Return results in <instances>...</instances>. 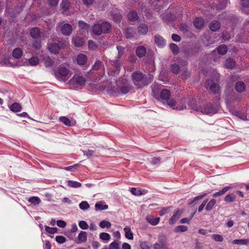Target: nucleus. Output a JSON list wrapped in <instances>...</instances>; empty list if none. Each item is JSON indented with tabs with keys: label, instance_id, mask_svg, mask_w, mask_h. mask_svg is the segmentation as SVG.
Returning a JSON list of instances; mask_svg holds the SVG:
<instances>
[{
	"label": "nucleus",
	"instance_id": "obj_29",
	"mask_svg": "<svg viewBox=\"0 0 249 249\" xmlns=\"http://www.w3.org/2000/svg\"><path fill=\"white\" fill-rule=\"evenodd\" d=\"M231 112L234 115L236 116L242 120H248L249 119L247 118V115L244 113H242L241 112H238L236 110H232L231 111Z\"/></svg>",
	"mask_w": 249,
	"mask_h": 249
},
{
	"label": "nucleus",
	"instance_id": "obj_17",
	"mask_svg": "<svg viewBox=\"0 0 249 249\" xmlns=\"http://www.w3.org/2000/svg\"><path fill=\"white\" fill-rule=\"evenodd\" d=\"M108 208V205L105 204L103 201H99L96 202L95 205V209L96 211L106 210Z\"/></svg>",
	"mask_w": 249,
	"mask_h": 249
},
{
	"label": "nucleus",
	"instance_id": "obj_27",
	"mask_svg": "<svg viewBox=\"0 0 249 249\" xmlns=\"http://www.w3.org/2000/svg\"><path fill=\"white\" fill-rule=\"evenodd\" d=\"M158 243L164 247L167 245V238L166 236L163 234H160L158 236Z\"/></svg>",
	"mask_w": 249,
	"mask_h": 249
},
{
	"label": "nucleus",
	"instance_id": "obj_8",
	"mask_svg": "<svg viewBox=\"0 0 249 249\" xmlns=\"http://www.w3.org/2000/svg\"><path fill=\"white\" fill-rule=\"evenodd\" d=\"M152 89V94L157 99H160V91L161 89V86L157 84H153L151 86Z\"/></svg>",
	"mask_w": 249,
	"mask_h": 249
},
{
	"label": "nucleus",
	"instance_id": "obj_3",
	"mask_svg": "<svg viewBox=\"0 0 249 249\" xmlns=\"http://www.w3.org/2000/svg\"><path fill=\"white\" fill-rule=\"evenodd\" d=\"M187 63L182 59H178L177 62L173 63L171 66V71L174 74H178L181 71L186 72Z\"/></svg>",
	"mask_w": 249,
	"mask_h": 249
},
{
	"label": "nucleus",
	"instance_id": "obj_46",
	"mask_svg": "<svg viewBox=\"0 0 249 249\" xmlns=\"http://www.w3.org/2000/svg\"><path fill=\"white\" fill-rule=\"evenodd\" d=\"M235 196L233 195V194H231L227 195L225 198L224 200L228 202H233L235 199Z\"/></svg>",
	"mask_w": 249,
	"mask_h": 249
},
{
	"label": "nucleus",
	"instance_id": "obj_19",
	"mask_svg": "<svg viewBox=\"0 0 249 249\" xmlns=\"http://www.w3.org/2000/svg\"><path fill=\"white\" fill-rule=\"evenodd\" d=\"M146 48L142 46H138L136 50L137 55L140 58L144 56L146 54Z\"/></svg>",
	"mask_w": 249,
	"mask_h": 249
},
{
	"label": "nucleus",
	"instance_id": "obj_55",
	"mask_svg": "<svg viewBox=\"0 0 249 249\" xmlns=\"http://www.w3.org/2000/svg\"><path fill=\"white\" fill-rule=\"evenodd\" d=\"M212 238L215 241L222 242L223 241V237L220 234H213Z\"/></svg>",
	"mask_w": 249,
	"mask_h": 249
},
{
	"label": "nucleus",
	"instance_id": "obj_25",
	"mask_svg": "<svg viewBox=\"0 0 249 249\" xmlns=\"http://www.w3.org/2000/svg\"><path fill=\"white\" fill-rule=\"evenodd\" d=\"M22 54V50L19 48H15L12 52V55L16 59L20 58Z\"/></svg>",
	"mask_w": 249,
	"mask_h": 249
},
{
	"label": "nucleus",
	"instance_id": "obj_5",
	"mask_svg": "<svg viewBox=\"0 0 249 249\" xmlns=\"http://www.w3.org/2000/svg\"><path fill=\"white\" fill-rule=\"evenodd\" d=\"M133 80L134 85L138 88L147 85L144 75L140 72H135L132 74Z\"/></svg>",
	"mask_w": 249,
	"mask_h": 249
},
{
	"label": "nucleus",
	"instance_id": "obj_33",
	"mask_svg": "<svg viewBox=\"0 0 249 249\" xmlns=\"http://www.w3.org/2000/svg\"><path fill=\"white\" fill-rule=\"evenodd\" d=\"M124 230L126 238L132 240L133 239V234L131 231V229L129 227H126L124 228Z\"/></svg>",
	"mask_w": 249,
	"mask_h": 249
},
{
	"label": "nucleus",
	"instance_id": "obj_6",
	"mask_svg": "<svg viewBox=\"0 0 249 249\" xmlns=\"http://www.w3.org/2000/svg\"><path fill=\"white\" fill-rule=\"evenodd\" d=\"M205 85L206 88L209 89L213 93H217L220 90L219 86L212 80H207Z\"/></svg>",
	"mask_w": 249,
	"mask_h": 249
},
{
	"label": "nucleus",
	"instance_id": "obj_51",
	"mask_svg": "<svg viewBox=\"0 0 249 249\" xmlns=\"http://www.w3.org/2000/svg\"><path fill=\"white\" fill-rule=\"evenodd\" d=\"M29 63L31 66H36L39 63V60L36 57H33L29 59Z\"/></svg>",
	"mask_w": 249,
	"mask_h": 249
},
{
	"label": "nucleus",
	"instance_id": "obj_37",
	"mask_svg": "<svg viewBox=\"0 0 249 249\" xmlns=\"http://www.w3.org/2000/svg\"><path fill=\"white\" fill-rule=\"evenodd\" d=\"M59 121L67 126H72V124L71 120L66 117L61 116L59 118Z\"/></svg>",
	"mask_w": 249,
	"mask_h": 249
},
{
	"label": "nucleus",
	"instance_id": "obj_62",
	"mask_svg": "<svg viewBox=\"0 0 249 249\" xmlns=\"http://www.w3.org/2000/svg\"><path fill=\"white\" fill-rule=\"evenodd\" d=\"M49 4L50 7H56L58 3L59 0H48Z\"/></svg>",
	"mask_w": 249,
	"mask_h": 249
},
{
	"label": "nucleus",
	"instance_id": "obj_36",
	"mask_svg": "<svg viewBox=\"0 0 249 249\" xmlns=\"http://www.w3.org/2000/svg\"><path fill=\"white\" fill-rule=\"evenodd\" d=\"M44 61L46 67H51L54 63L53 60L50 56L44 57Z\"/></svg>",
	"mask_w": 249,
	"mask_h": 249
},
{
	"label": "nucleus",
	"instance_id": "obj_10",
	"mask_svg": "<svg viewBox=\"0 0 249 249\" xmlns=\"http://www.w3.org/2000/svg\"><path fill=\"white\" fill-rule=\"evenodd\" d=\"M124 33L126 37L129 39L135 37L136 35L135 29L132 27H129L125 29L124 31Z\"/></svg>",
	"mask_w": 249,
	"mask_h": 249
},
{
	"label": "nucleus",
	"instance_id": "obj_48",
	"mask_svg": "<svg viewBox=\"0 0 249 249\" xmlns=\"http://www.w3.org/2000/svg\"><path fill=\"white\" fill-rule=\"evenodd\" d=\"M188 228L186 226L180 225L176 227L175 229V231L176 232H184L187 231Z\"/></svg>",
	"mask_w": 249,
	"mask_h": 249
},
{
	"label": "nucleus",
	"instance_id": "obj_64",
	"mask_svg": "<svg viewBox=\"0 0 249 249\" xmlns=\"http://www.w3.org/2000/svg\"><path fill=\"white\" fill-rule=\"evenodd\" d=\"M84 154L86 155L88 158H89L93 156L94 151L93 150H88L87 151H83Z\"/></svg>",
	"mask_w": 249,
	"mask_h": 249
},
{
	"label": "nucleus",
	"instance_id": "obj_14",
	"mask_svg": "<svg viewBox=\"0 0 249 249\" xmlns=\"http://www.w3.org/2000/svg\"><path fill=\"white\" fill-rule=\"evenodd\" d=\"M148 30V26L144 23L140 24L137 28L138 33L140 35H145Z\"/></svg>",
	"mask_w": 249,
	"mask_h": 249
},
{
	"label": "nucleus",
	"instance_id": "obj_56",
	"mask_svg": "<svg viewBox=\"0 0 249 249\" xmlns=\"http://www.w3.org/2000/svg\"><path fill=\"white\" fill-rule=\"evenodd\" d=\"M32 46L36 50H39L41 47V42L39 40H36L33 42Z\"/></svg>",
	"mask_w": 249,
	"mask_h": 249
},
{
	"label": "nucleus",
	"instance_id": "obj_43",
	"mask_svg": "<svg viewBox=\"0 0 249 249\" xmlns=\"http://www.w3.org/2000/svg\"><path fill=\"white\" fill-rule=\"evenodd\" d=\"M68 185L69 186L72 188H78L82 185L80 182L72 180H69L68 181Z\"/></svg>",
	"mask_w": 249,
	"mask_h": 249
},
{
	"label": "nucleus",
	"instance_id": "obj_57",
	"mask_svg": "<svg viewBox=\"0 0 249 249\" xmlns=\"http://www.w3.org/2000/svg\"><path fill=\"white\" fill-rule=\"evenodd\" d=\"M61 5L65 10H67L70 5V2L68 0H63Z\"/></svg>",
	"mask_w": 249,
	"mask_h": 249
},
{
	"label": "nucleus",
	"instance_id": "obj_44",
	"mask_svg": "<svg viewBox=\"0 0 249 249\" xmlns=\"http://www.w3.org/2000/svg\"><path fill=\"white\" fill-rule=\"evenodd\" d=\"M230 188H231L230 187H224V188H223V189L221 191L214 193L213 195V196L214 197H216L217 196H219L224 195L226 192H227L229 190V189Z\"/></svg>",
	"mask_w": 249,
	"mask_h": 249
},
{
	"label": "nucleus",
	"instance_id": "obj_54",
	"mask_svg": "<svg viewBox=\"0 0 249 249\" xmlns=\"http://www.w3.org/2000/svg\"><path fill=\"white\" fill-rule=\"evenodd\" d=\"M79 226L82 230H87L89 228V226L85 221H80L79 222Z\"/></svg>",
	"mask_w": 249,
	"mask_h": 249
},
{
	"label": "nucleus",
	"instance_id": "obj_18",
	"mask_svg": "<svg viewBox=\"0 0 249 249\" xmlns=\"http://www.w3.org/2000/svg\"><path fill=\"white\" fill-rule=\"evenodd\" d=\"M131 193L134 196H140L146 194L148 193V191L145 189L138 190L136 188H131Z\"/></svg>",
	"mask_w": 249,
	"mask_h": 249
},
{
	"label": "nucleus",
	"instance_id": "obj_40",
	"mask_svg": "<svg viewBox=\"0 0 249 249\" xmlns=\"http://www.w3.org/2000/svg\"><path fill=\"white\" fill-rule=\"evenodd\" d=\"M169 47H170V49L171 50L172 53L174 55H177L179 53V48L176 44H175L174 43H171Z\"/></svg>",
	"mask_w": 249,
	"mask_h": 249
},
{
	"label": "nucleus",
	"instance_id": "obj_32",
	"mask_svg": "<svg viewBox=\"0 0 249 249\" xmlns=\"http://www.w3.org/2000/svg\"><path fill=\"white\" fill-rule=\"evenodd\" d=\"M128 18L131 21H136L138 18L137 13L135 11H130L127 15Z\"/></svg>",
	"mask_w": 249,
	"mask_h": 249
},
{
	"label": "nucleus",
	"instance_id": "obj_7",
	"mask_svg": "<svg viewBox=\"0 0 249 249\" xmlns=\"http://www.w3.org/2000/svg\"><path fill=\"white\" fill-rule=\"evenodd\" d=\"M72 84H75L80 86L85 85L86 80L85 77L82 76L75 75L70 81Z\"/></svg>",
	"mask_w": 249,
	"mask_h": 249
},
{
	"label": "nucleus",
	"instance_id": "obj_30",
	"mask_svg": "<svg viewBox=\"0 0 249 249\" xmlns=\"http://www.w3.org/2000/svg\"><path fill=\"white\" fill-rule=\"evenodd\" d=\"M72 42L76 46L79 47L83 45L84 40L82 37L77 36L73 38Z\"/></svg>",
	"mask_w": 249,
	"mask_h": 249
},
{
	"label": "nucleus",
	"instance_id": "obj_49",
	"mask_svg": "<svg viewBox=\"0 0 249 249\" xmlns=\"http://www.w3.org/2000/svg\"><path fill=\"white\" fill-rule=\"evenodd\" d=\"M109 249H120L119 242L118 240H115L110 244L109 246Z\"/></svg>",
	"mask_w": 249,
	"mask_h": 249
},
{
	"label": "nucleus",
	"instance_id": "obj_38",
	"mask_svg": "<svg viewBox=\"0 0 249 249\" xmlns=\"http://www.w3.org/2000/svg\"><path fill=\"white\" fill-rule=\"evenodd\" d=\"M249 243V239H235L232 241L233 244L241 245H247Z\"/></svg>",
	"mask_w": 249,
	"mask_h": 249
},
{
	"label": "nucleus",
	"instance_id": "obj_60",
	"mask_svg": "<svg viewBox=\"0 0 249 249\" xmlns=\"http://www.w3.org/2000/svg\"><path fill=\"white\" fill-rule=\"evenodd\" d=\"M78 23L79 27L82 29L88 30L89 28V26L83 21H79Z\"/></svg>",
	"mask_w": 249,
	"mask_h": 249
},
{
	"label": "nucleus",
	"instance_id": "obj_22",
	"mask_svg": "<svg viewBox=\"0 0 249 249\" xmlns=\"http://www.w3.org/2000/svg\"><path fill=\"white\" fill-rule=\"evenodd\" d=\"M77 63L80 65H84L87 62V57L86 55L81 53L77 57Z\"/></svg>",
	"mask_w": 249,
	"mask_h": 249
},
{
	"label": "nucleus",
	"instance_id": "obj_61",
	"mask_svg": "<svg viewBox=\"0 0 249 249\" xmlns=\"http://www.w3.org/2000/svg\"><path fill=\"white\" fill-rule=\"evenodd\" d=\"M101 64L102 62L101 61H96L94 65L92 66V69L96 71L99 70Z\"/></svg>",
	"mask_w": 249,
	"mask_h": 249
},
{
	"label": "nucleus",
	"instance_id": "obj_52",
	"mask_svg": "<svg viewBox=\"0 0 249 249\" xmlns=\"http://www.w3.org/2000/svg\"><path fill=\"white\" fill-rule=\"evenodd\" d=\"M100 238L103 240L108 241L110 239V236L107 233L102 232L100 234Z\"/></svg>",
	"mask_w": 249,
	"mask_h": 249
},
{
	"label": "nucleus",
	"instance_id": "obj_50",
	"mask_svg": "<svg viewBox=\"0 0 249 249\" xmlns=\"http://www.w3.org/2000/svg\"><path fill=\"white\" fill-rule=\"evenodd\" d=\"M89 207H90L89 205V204L88 202H87L86 201H82L79 204L80 208L83 211L88 210V209H89Z\"/></svg>",
	"mask_w": 249,
	"mask_h": 249
},
{
	"label": "nucleus",
	"instance_id": "obj_42",
	"mask_svg": "<svg viewBox=\"0 0 249 249\" xmlns=\"http://www.w3.org/2000/svg\"><path fill=\"white\" fill-rule=\"evenodd\" d=\"M225 65L227 68L232 69L235 66V62L232 59H228L226 60Z\"/></svg>",
	"mask_w": 249,
	"mask_h": 249
},
{
	"label": "nucleus",
	"instance_id": "obj_45",
	"mask_svg": "<svg viewBox=\"0 0 249 249\" xmlns=\"http://www.w3.org/2000/svg\"><path fill=\"white\" fill-rule=\"evenodd\" d=\"M131 87L129 85H124L120 88V91L122 94H126L131 89Z\"/></svg>",
	"mask_w": 249,
	"mask_h": 249
},
{
	"label": "nucleus",
	"instance_id": "obj_63",
	"mask_svg": "<svg viewBox=\"0 0 249 249\" xmlns=\"http://www.w3.org/2000/svg\"><path fill=\"white\" fill-rule=\"evenodd\" d=\"M179 30L184 33H186L188 31V27L186 24H181L179 26Z\"/></svg>",
	"mask_w": 249,
	"mask_h": 249
},
{
	"label": "nucleus",
	"instance_id": "obj_53",
	"mask_svg": "<svg viewBox=\"0 0 249 249\" xmlns=\"http://www.w3.org/2000/svg\"><path fill=\"white\" fill-rule=\"evenodd\" d=\"M45 231L49 233L53 234L57 232V229L56 228H51L47 226H45Z\"/></svg>",
	"mask_w": 249,
	"mask_h": 249
},
{
	"label": "nucleus",
	"instance_id": "obj_2",
	"mask_svg": "<svg viewBox=\"0 0 249 249\" xmlns=\"http://www.w3.org/2000/svg\"><path fill=\"white\" fill-rule=\"evenodd\" d=\"M111 29V25L107 22H103L101 24H96L92 28L93 33L96 35H100L102 33H107Z\"/></svg>",
	"mask_w": 249,
	"mask_h": 249
},
{
	"label": "nucleus",
	"instance_id": "obj_23",
	"mask_svg": "<svg viewBox=\"0 0 249 249\" xmlns=\"http://www.w3.org/2000/svg\"><path fill=\"white\" fill-rule=\"evenodd\" d=\"M146 219L150 224L155 226L159 223L160 218L158 217H155L148 215L146 216Z\"/></svg>",
	"mask_w": 249,
	"mask_h": 249
},
{
	"label": "nucleus",
	"instance_id": "obj_20",
	"mask_svg": "<svg viewBox=\"0 0 249 249\" xmlns=\"http://www.w3.org/2000/svg\"><path fill=\"white\" fill-rule=\"evenodd\" d=\"M182 212L180 210H178L170 218L169 220L170 224H174L176 221L179 219Z\"/></svg>",
	"mask_w": 249,
	"mask_h": 249
},
{
	"label": "nucleus",
	"instance_id": "obj_4",
	"mask_svg": "<svg viewBox=\"0 0 249 249\" xmlns=\"http://www.w3.org/2000/svg\"><path fill=\"white\" fill-rule=\"evenodd\" d=\"M194 109L196 111L209 115L215 114L218 111V108L213 107L211 104H207L203 107L196 105L194 106Z\"/></svg>",
	"mask_w": 249,
	"mask_h": 249
},
{
	"label": "nucleus",
	"instance_id": "obj_35",
	"mask_svg": "<svg viewBox=\"0 0 249 249\" xmlns=\"http://www.w3.org/2000/svg\"><path fill=\"white\" fill-rule=\"evenodd\" d=\"M112 65L116 68V72L118 73L120 71V67L122 65V62L120 60V58H117L116 59L112 62Z\"/></svg>",
	"mask_w": 249,
	"mask_h": 249
},
{
	"label": "nucleus",
	"instance_id": "obj_58",
	"mask_svg": "<svg viewBox=\"0 0 249 249\" xmlns=\"http://www.w3.org/2000/svg\"><path fill=\"white\" fill-rule=\"evenodd\" d=\"M55 240L59 244H62L66 242V239L64 236H56Z\"/></svg>",
	"mask_w": 249,
	"mask_h": 249
},
{
	"label": "nucleus",
	"instance_id": "obj_15",
	"mask_svg": "<svg viewBox=\"0 0 249 249\" xmlns=\"http://www.w3.org/2000/svg\"><path fill=\"white\" fill-rule=\"evenodd\" d=\"M171 93L169 90L163 89L160 91V99L167 100L170 98Z\"/></svg>",
	"mask_w": 249,
	"mask_h": 249
},
{
	"label": "nucleus",
	"instance_id": "obj_34",
	"mask_svg": "<svg viewBox=\"0 0 249 249\" xmlns=\"http://www.w3.org/2000/svg\"><path fill=\"white\" fill-rule=\"evenodd\" d=\"M217 50L219 54L224 55L227 52V47L225 44L220 45L217 48Z\"/></svg>",
	"mask_w": 249,
	"mask_h": 249
},
{
	"label": "nucleus",
	"instance_id": "obj_59",
	"mask_svg": "<svg viewBox=\"0 0 249 249\" xmlns=\"http://www.w3.org/2000/svg\"><path fill=\"white\" fill-rule=\"evenodd\" d=\"M117 49L118 51V54L117 58H120L124 53V49L121 46H117Z\"/></svg>",
	"mask_w": 249,
	"mask_h": 249
},
{
	"label": "nucleus",
	"instance_id": "obj_9",
	"mask_svg": "<svg viewBox=\"0 0 249 249\" xmlns=\"http://www.w3.org/2000/svg\"><path fill=\"white\" fill-rule=\"evenodd\" d=\"M61 33L65 36H70L72 31V28L71 24H64L61 28Z\"/></svg>",
	"mask_w": 249,
	"mask_h": 249
},
{
	"label": "nucleus",
	"instance_id": "obj_39",
	"mask_svg": "<svg viewBox=\"0 0 249 249\" xmlns=\"http://www.w3.org/2000/svg\"><path fill=\"white\" fill-rule=\"evenodd\" d=\"M40 201V198L37 196H32L28 199V201L35 206L38 205Z\"/></svg>",
	"mask_w": 249,
	"mask_h": 249
},
{
	"label": "nucleus",
	"instance_id": "obj_12",
	"mask_svg": "<svg viewBox=\"0 0 249 249\" xmlns=\"http://www.w3.org/2000/svg\"><path fill=\"white\" fill-rule=\"evenodd\" d=\"M70 72L69 70L67 69L65 67H60L57 72L55 73V75L56 77H66Z\"/></svg>",
	"mask_w": 249,
	"mask_h": 249
},
{
	"label": "nucleus",
	"instance_id": "obj_41",
	"mask_svg": "<svg viewBox=\"0 0 249 249\" xmlns=\"http://www.w3.org/2000/svg\"><path fill=\"white\" fill-rule=\"evenodd\" d=\"M216 203V200L215 199H211L207 204L206 206V210L207 211H211L213 208V206Z\"/></svg>",
	"mask_w": 249,
	"mask_h": 249
},
{
	"label": "nucleus",
	"instance_id": "obj_28",
	"mask_svg": "<svg viewBox=\"0 0 249 249\" xmlns=\"http://www.w3.org/2000/svg\"><path fill=\"white\" fill-rule=\"evenodd\" d=\"M220 25L218 21L214 20L211 22L209 25L210 29L213 31H217L220 29Z\"/></svg>",
	"mask_w": 249,
	"mask_h": 249
},
{
	"label": "nucleus",
	"instance_id": "obj_47",
	"mask_svg": "<svg viewBox=\"0 0 249 249\" xmlns=\"http://www.w3.org/2000/svg\"><path fill=\"white\" fill-rule=\"evenodd\" d=\"M99 226L102 228H110L111 226V224L108 221L103 220L100 223Z\"/></svg>",
	"mask_w": 249,
	"mask_h": 249
},
{
	"label": "nucleus",
	"instance_id": "obj_26",
	"mask_svg": "<svg viewBox=\"0 0 249 249\" xmlns=\"http://www.w3.org/2000/svg\"><path fill=\"white\" fill-rule=\"evenodd\" d=\"M40 35V30L38 28H33L30 30V36L34 39L39 37Z\"/></svg>",
	"mask_w": 249,
	"mask_h": 249
},
{
	"label": "nucleus",
	"instance_id": "obj_16",
	"mask_svg": "<svg viewBox=\"0 0 249 249\" xmlns=\"http://www.w3.org/2000/svg\"><path fill=\"white\" fill-rule=\"evenodd\" d=\"M235 89L238 92H243L246 89L245 84L243 81H237L235 85Z\"/></svg>",
	"mask_w": 249,
	"mask_h": 249
},
{
	"label": "nucleus",
	"instance_id": "obj_13",
	"mask_svg": "<svg viewBox=\"0 0 249 249\" xmlns=\"http://www.w3.org/2000/svg\"><path fill=\"white\" fill-rule=\"evenodd\" d=\"M155 43L159 47L162 48L165 45V41L164 38L159 35L155 36Z\"/></svg>",
	"mask_w": 249,
	"mask_h": 249
},
{
	"label": "nucleus",
	"instance_id": "obj_31",
	"mask_svg": "<svg viewBox=\"0 0 249 249\" xmlns=\"http://www.w3.org/2000/svg\"><path fill=\"white\" fill-rule=\"evenodd\" d=\"M21 108L22 107L21 105L18 103H13L10 107V110L15 112L20 111L21 110Z\"/></svg>",
	"mask_w": 249,
	"mask_h": 249
},
{
	"label": "nucleus",
	"instance_id": "obj_24",
	"mask_svg": "<svg viewBox=\"0 0 249 249\" xmlns=\"http://www.w3.org/2000/svg\"><path fill=\"white\" fill-rule=\"evenodd\" d=\"M203 19L200 18H196L194 21V25L197 29H201L204 26Z\"/></svg>",
	"mask_w": 249,
	"mask_h": 249
},
{
	"label": "nucleus",
	"instance_id": "obj_21",
	"mask_svg": "<svg viewBox=\"0 0 249 249\" xmlns=\"http://www.w3.org/2000/svg\"><path fill=\"white\" fill-rule=\"evenodd\" d=\"M77 243H81L86 242L87 240V233L85 231H81L78 236Z\"/></svg>",
	"mask_w": 249,
	"mask_h": 249
},
{
	"label": "nucleus",
	"instance_id": "obj_1",
	"mask_svg": "<svg viewBox=\"0 0 249 249\" xmlns=\"http://www.w3.org/2000/svg\"><path fill=\"white\" fill-rule=\"evenodd\" d=\"M67 44V41L61 38L59 39L57 43H53L49 41L48 43V48L51 53L57 54L59 53L60 49H64L66 47Z\"/></svg>",
	"mask_w": 249,
	"mask_h": 249
},
{
	"label": "nucleus",
	"instance_id": "obj_11",
	"mask_svg": "<svg viewBox=\"0 0 249 249\" xmlns=\"http://www.w3.org/2000/svg\"><path fill=\"white\" fill-rule=\"evenodd\" d=\"M166 101H167V105L170 107H172L173 109H177L178 110H182V109L186 108V106L185 105H183L181 107L178 106V107H175L176 102L173 98L170 99V98H169V99H168Z\"/></svg>",
	"mask_w": 249,
	"mask_h": 249
}]
</instances>
